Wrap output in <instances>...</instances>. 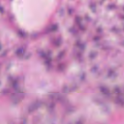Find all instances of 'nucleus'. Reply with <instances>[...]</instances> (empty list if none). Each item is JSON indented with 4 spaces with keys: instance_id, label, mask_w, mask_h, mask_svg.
I'll return each mask as SVG.
<instances>
[{
    "instance_id": "nucleus-1",
    "label": "nucleus",
    "mask_w": 124,
    "mask_h": 124,
    "mask_svg": "<svg viewBox=\"0 0 124 124\" xmlns=\"http://www.w3.org/2000/svg\"><path fill=\"white\" fill-rule=\"evenodd\" d=\"M56 26H54L53 28H52V30H55L56 29Z\"/></svg>"
}]
</instances>
